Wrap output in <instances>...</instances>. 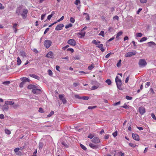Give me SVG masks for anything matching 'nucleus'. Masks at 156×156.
<instances>
[{
	"mask_svg": "<svg viewBox=\"0 0 156 156\" xmlns=\"http://www.w3.org/2000/svg\"><path fill=\"white\" fill-rule=\"evenodd\" d=\"M115 81L117 85V88L120 90H122V88L121 87L122 85V82L121 79L119 78V77L116 76L115 79Z\"/></svg>",
	"mask_w": 156,
	"mask_h": 156,
	"instance_id": "f257e3e1",
	"label": "nucleus"
},
{
	"mask_svg": "<svg viewBox=\"0 0 156 156\" xmlns=\"http://www.w3.org/2000/svg\"><path fill=\"white\" fill-rule=\"evenodd\" d=\"M140 67H144L147 64V63L144 59H140L138 62Z\"/></svg>",
	"mask_w": 156,
	"mask_h": 156,
	"instance_id": "f03ea898",
	"label": "nucleus"
},
{
	"mask_svg": "<svg viewBox=\"0 0 156 156\" xmlns=\"http://www.w3.org/2000/svg\"><path fill=\"white\" fill-rule=\"evenodd\" d=\"M52 42L51 40H46L44 41V46L47 48H49L51 45Z\"/></svg>",
	"mask_w": 156,
	"mask_h": 156,
	"instance_id": "7ed1b4c3",
	"label": "nucleus"
},
{
	"mask_svg": "<svg viewBox=\"0 0 156 156\" xmlns=\"http://www.w3.org/2000/svg\"><path fill=\"white\" fill-rule=\"evenodd\" d=\"M136 54V52L135 51H133L132 52H128L125 55L126 57H130L133 55H134Z\"/></svg>",
	"mask_w": 156,
	"mask_h": 156,
	"instance_id": "20e7f679",
	"label": "nucleus"
},
{
	"mask_svg": "<svg viewBox=\"0 0 156 156\" xmlns=\"http://www.w3.org/2000/svg\"><path fill=\"white\" fill-rule=\"evenodd\" d=\"M32 92L34 94H41V90L37 88H35L34 89H32Z\"/></svg>",
	"mask_w": 156,
	"mask_h": 156,
	"instance_id": "39448f33",
	"label": "nucleus"
},
{
	"mask_svg": "<svg viewBox=\"0 0 156 156\" xmlns=\"http://www.w3.org/2000/svg\"><path fill=\"white\" fill-rule=\"evenodd\" d=\"M28 10L26 9H24L23 10V12L21 14L22 17L23 19H25L27 17V14L28 13Z\"/></svg>",
	"mask_w": 156,
	"mask_h": 156,
	"instance_id": "423d86ee",
	"label": "nucleus"
},
{
	"mask_svg": "<svg viewBox=\"0 0 156 156\" xmlns=\"http://www.w3.org/2000/svg\"><path fill=\"white\" fill-rule=\"evenodd\" d=\"M64 94H60L58 96L59 98L61 100L63 104H65L66 102V100L64 97Z\"/></svg>",
	"mask_w": 156,
	"mask_h": 156,
	"instance_id": "0eeeda50",
	"label": "nucleus"
},
{
	"mask_svg": "<svg viewBox=\"0 0 156 156\" xmlns=\"http://www.w3.org/2000/svg\"><path fill=\"white\" fill-rule=\"evenodd\" d=\"M139 112L140 114L143 115L145 112V109L143 106L140 107L139 108Z\"/></svg>",
	"mask_w": 156,
	"mask_h": 156,
	"instance_id": "6e6552de",
	"label": "nucleus"
},
{
	"mask_svg": "<svg viewBox=\"0 0 156 156\" xmlns=\"http://www.w3.org/2000/svg\"><path fill=\"white\" fill-rule=\"evenodd\" d=\"M67 43L72 46H75L76 43V41L73 39H70L68 40Z\"/></svg>",
	"mask_w": 156,
	"mask_h": 156,
	"instance_id": "1a4fd4ad",
	"label": "nucleus"
},
{
	"mask_svg": "<svg viewBox=\"0 0 156 156\" xmlns=\"http://www.w3.org/2000/svg\"><path fill=\"white\" fill-rule=\"evenodd\" d=\"M132 137L134 139L137 141L139 140V136L138 134L136 133H132Z\"/></svg>",
	"mask_w": 156,
	"mask_h": 156,
	"instance_id": "9d476101",
	"label": "nucleus"
},
{
	"mask_svg": "<svg viewBox=\"0 0 156 156\" xmlns=\"http://www.w3.org/2000/svg\"><path fill=\"white\" fill-rule=\"evenodd\" d=\"M64 27V25L63 24H60L56 27L55 29L56 30H62Z\"/></svg>",
	"mask_w": 156,
	"mask_h": 156,
	"instance_id": "9b49d317",
	"label": "nucleus"
},
{
	"mask_svg": "<svg viewBox=\"0 0 156 156\" xmlns=\"http://www.w3.org/2000/svg\"><path fill=\"white\" fill-rule=\"evenodd\" d=\"M46 57L52 58L54 57L53 53L52 51H50L46 55Z\"/></svg>",
	"mask_w": 156,
	"mask_h": 156,
	"instance_id": "f8f14e48",
	"label": "nucleus"
},
{
	"mask_svg": "<svg viewBox=\"0 0 156 156\" xmlns=\"http://www.w3.org/2000/svg\"><path fill=\"white\" fill-rule=\"evenodd\" d=\"M92 141L95 144H98L100 142L99 139L98 137H94L92 140Z\"/></svg>",
	"mask_w": 156,
	"mask_h": 156,
	"instance_id": "ddd939ff",
	"label": "nucleus"
},
{
	"mask_svg": "<svg viewBox=\"0 0 156 156\" xmlns=\"http://www.w3.org/2000/svg\"><path fill=\"white\" fill-rule=\"evenodd\" d=\"M38 87L34 85L30 84L27 87V88L29 89H34L35 88H37Z\"/></svg>",
	"mask_w": 156,
	"mask_h": 156,
	"instance_id": "4468645a",
	"label": "nucleus"
},
{
	"mask_svg": "<svg viewBox=\"0 0 156 156\" xmlns=\"http://www.w3.org/2000/svg\"><path fill=\"white\" fill-rule=\"evenodd\" d=\"M29 76H30V77H33L35 79H36L38 80H39L40 79V77L35 75V74H29Z\"/></svg>",
	"mask_w": 156,
	"mask_h": 156,
	"instance_id": "2eb2a0df",
	"label": "nucleus"
},
{
	"mask_svg": "<svg viewBox=\"0 0 156 156\" xmlns=\"http://www.w3.org/2000/svg\"><path fill=\"white\" fill-rule=\"evenodd\" d=\"M2 109L4 111H7L9 109V106L6 105H4L2 106Z\"/></svg>",
	"mask_w": 156,
	"mask_h": 156,
	"instance_id": "dca6fc26",
	"label": "nucleus"
},
{
	"mask_svg": "<svg viewBox=\"0 0 156 156\" xmlns=\"http://www.w3.org/2000/svg\"><path fill=\"white\" fill-rule=\"evenodd\" d=\"M89 146L90 147L93 149H97L98 147V146L91 143L90 144Z\"/></svg>",
	"mask_w": 156,
	"mask_h": 156,
	"instance_id": "f3484780",
	"label": "nucleus"
},
{
	"mask_svg": "<svg viewBox=\"0 0 156 156\" xmlns=\"http://www.w3.org/2000/svg\"><path fill=\"white\" fill-rule=\"evenodd\" d=\"M5 104L6 105H7L8 104L10 105H12L14 104V101H6L5 102Z\"/></svg>",
	"mask_w": 156,
	"mask_h": 156,
	"instance_id": "a211bd4d",
	"label": "nucleus"
},
{
	"mask_svg": "<svg viewBox=\"0 0 156 156\" xmlns=\"http://www.w3.org/2000/svg\"><path fill=\"white\" fill-rule=\"evenodd\" d=\"M85 33H86V32L85 31H81V33H77V34L78 35H81V37H80L82 38V37H83L85 36Z\"/></svg>",
	"mask_w": 156,
	"mask_h": 156,
	"instance_id": "6ab92c4d",
	"label": "nucleus"
},
{
	"mask_svg": "<svg viewBox=\"0 0 156 156\" xmlns=\"http://www.w3.org/2000/svg\"><path fill=\"white\" fill-rule=\"evenodd\" d=\"M21 8L20 7H18L16 10V13L19 16L20 14Z\"/></svg>",
	"mask_w": 156,
	"mask_h": 156,
	"instance_id": "aec40b11",
	"label": "nucleus"
},
{
	"mask_svg": "<svg viewBox=\"0 0 156 156\" xmlns=\"http://www.w3.org/2000/svg\"><path fill=\"white\" fill-rule=\"evenodd\" d=\"M97 85H96L93 86L92 87L91 90H94L97 89L100 86V83H97Z\"/></svg>",
	"mask_w": 156,
	"mask_h": 156,
	"instance_id": "412c9836",
	"label": "nucleus"
},
{
	"mask_svg": "<svg viewBox=\"0 0 156 156\" xmlns=\"http://www.w3.org/2000/svg\"><path fill=\"white\" fill-rule=\"evenodd\" d=\"M122 32L121 31H119V32L117 34L116 36V38L117 39V40H118L119 39V36L122 35Z\"/></svg>",
	"mask_w": 156,
	"mask_h": 156,
	"instance_id": "4be33fe9",
	"label": "nucleus"
},
{
	"mask_svg": "<svg viewBox=\"0 0 156 156\" xmlns=\"http://www.w3.org/2000/svg\"><path fill=\"white\" fill-rule=\"evenodd\" d=\"M95 67L94 64L93 63L90 66H89L88 67V69L91 70L93 69Z\"/></svg>",
	"mask_w": 156,
	"mask_h": 156,
	"instance_id": "5701e85b",
	"label": "nucleus"
},
{
	"mask_svg": "<svg viewBox=\"0 0 156 156\" xmlns=\"http://www.w3.org/2000/svg\"><path fill=\"white\" fill-rule=\"evenodd\" d=\"M20 53L21 56L23 58L26 57H27L26 54L24 51H21L20 52Z\"/></svg>",
	"mask_w": 156,
	"mask_h": 156,
	"instance_id": "b1692460",
	"label": "nucleus"
},
{
	"mask_svg": "<svg viewBox=\"0 0 156 156\" xmlns=\"http://www.w3.org/2000/svg\"><path fill=\"white\" fill-rule=\"evenodd\" d=\"M21 79H22L23 80V81L25 83L26 82L28 81L29 82L30 81V80L27 78L26 77H23V78H22Z\"/></svg>",
	"mask_w": 156,
	"mask_h": 156,
	"instance_id": "393cba45",
	"label": "nucleus"
},
{
	"mask_svg": "<svg viewBox=\"0 0 156 156\" xmlns=\"http://www.w3.org/2000/svg\"><path fill=\"white\" fill-rule=\"evenodd\" d=\"M147 44L149 46H151L152 45H156L155 43L153 41L149 42L147 43Z\"/></svg>",
	"mask_w": 156,
	"mask_h": 156,
	"instance_id": "a878e982",
	"label": "nucleus"
},
{
	"mask_svg": "<svg viewBox=\"0 0 156 156\" xmlns=\"http://www.w3.org/2000/svg\"><path fill=\"white\" fill-rule=\"evenodd\" d=\"M17 64L18 66H19L20 65V64L21 63V61L20 59V58L19 57H17Z\"/></svg>",
	"mask_w": 156,
	"mask_h": 156,
	"instance_id": "bb28decb",
	"label": "nucleus"
},
{
	"mask_svg": "<svg viewBox=\"0 0 156 156\" xmlns=\"http://www.w3.org/2000/svg\"><path fill=\"white\" fill-rule=\"evenodd\" d=\"M105 82L109 85H111L112 83V82H111V80L110 79L107 80H106Z\"/></svg>",
	"mask_w": 156,
	"mask_h": 156,
	"instance_id": "cd10ccee",
	"label": "nucleus"
},
{
	"mask_svg": "<svg viewBox=\"0 0 156 156\" xmlns=\"http://www.w3.org/2000/svg\"><path fill=\"white\" fill-rule=\"evenodd\" d=\"M10 83V81H6L3 82L2 83L3 84H4V85H9V84Z\"/></svg>",
	"mask_w": 156,
	"mask_h": 156,
	"instance_id": "c85d7f7f",
	"label": "nucleus"
},
{
	"mask_svg": "<svg viewBox=\"0 0 156 156\" xmlns=\"http://www.w3.org/2000/svg\"><path fill=\"white\" fill-rule=\"evenodd\" d=\"M143 35V34L141 33H138L136 34V37H141Z\"/></svg>",
	"mask_w": 156,
	"mask_h": 156,
	"instance_id": "c756f323",
	"label": "nucleus"
},
{
	"mask_svg": "<svg viewBox=\"0 0 156 156\" xmlns=\"http://www.w3.org/2000/svg\"><path fill=\"white\" fill-rule=\"evenodd\" d=\"M147 38L145 37H142L140 40V42H141L143 41H145L147 40Z\"/></svg>",
	"mask_w": 156,
	"mask_h": 156,
	"instance_id": "7c9ffc66",
	"label": "nucleus"
},
{
	"mask_svg": "<svg viewBox=\"0 0 156 156\" xmlns=\"http://www.w3.org/2000/svg\"><path fill=\"white\" fill-rule=\"evenodd\" d=\"M121 59L119 60V62H118L116 65H117V66L119 67H120L121 66Z\"/></svg>",
	"mask_w": 156,
	"mask_h": 156,
	"instance_id": "2f4dec72",
	"label": "nucleus"
},
{
	"mask_svg": "<svg viewBox=\"0 0 156 156\" xmlns=\"http://www.w3.org/2000/svg\"><path fill=\"white\" fill-rule=\"evenodd\" d=\"M5 133L8 135H9L11 133L10 131L8 129H5Z\"/></svg>",
	"mask_w": 156,
	"mask_h": 156,
	"instance_id": "473e14b6",
	"label": "nucleus"
},
{
	"mask_svg": "<svg viewBox=\"0 0 156 156\" xmlns=\"http://www.w3.org/2000/svg\"><path fill=\"white\" fill-rule=\"evenodd\" d=\"M73 26V24L71 23H69L68 25H66L65 26V28L66 29L70 27H72Z\"/></svg>",
	"mask_w": 156,
	"mask_h": 156,
	"instance_id": "72a5a7b5",
	"label": "nucleus"
},
{
	"mask_svg": "<svg viewBox=\"0 0 156 156\" xmlns=\"http://www.w3.org/2000/svg\"><path fill=\"white\" fill-rule=\"evenodd\" d=\"M43 146V143L41 142H40L39 144V148L40 149H42Z\"/></svg>",
	"mask_w": 156,
	"mask_h": 156,
	"instance_id": "f704fd0d",
	"label": "nucleus"
},
{
	"mask_svg": "<svg viewBox=\"0 0 156 156\" xmlns=\"http://www.w3.org/2000/svg\"><path fill=\"white\" fill-rule=\"evenodd\" d=\"M99 35L102 36V37H104V32L103 31L101 30V31L100 33L98 34Z\"/></svg>",
	"mask_w": 156,
	"mask_h": 156,
	"instance_id": "c9c22d12",
	"label": "nucleus"
},
{
	"mask_svg": "<svg viewBox=\"0 0 156 156\" xmlns=\"http://www.w3.org/2000/svg\"><path fill=\"white\" fill-rule=\"evenodd\" d=\"M80 147L83 149V150L86 151L87 149L86 147L83 145L82 144H80Z\"/></svg>",
	"mask_w": 156,
	"mask_h": 156,
	"instance_id": "e433bc0d",
	"label": "nucleus"
},
{
	"mask_svg": "<svg viewBox=\"0 0 156 156\" xmlns=\"http://www.w3.org/2000/svg\"><path fill=\"white\" fill-rule=\"evenodd\" d=\"M89 99V97L87 96H83L81 97V99L84 100H87Z\"/></svg>",
	"mask_w": 156,
	"mask_h": 156,
	"instance_id": "4c0bfd02",
	"label": "nucleus"
},
{
	"mask_svg": "<svg viewBox=\"0 0 156 156\" xmlns=\"http://www.w3.org/2000/svg\"><path fill=\"white\" fill-rule=\"evenodd\" d=\"M129 145L130 146L133 147H135L136 146V145L132 143H129Z\"/></svg>",
	"mask_w": 156,
	"mask_h": 156,
	"instance_id": "58836bf2",
	"label": "nucleus"
},
{
	"mask_svg": "<svg viewBox=\"0 0 156 156\" xmlns=\"http://www.w3.org/2000/svg\"><path fill=\"white\" fill-rule=\"evenodd\" d=\"M121 107L125 108H129V106L127 105L126 104H125L123 106H121Z\"/></svg>",
	"mask_w": 156,
	"mask_h": 156,
	"instance_id": "ea45409f",
	"label": "nucleus"
},
{
	"mask_svg": "<svg viewBox=\"0 0 156 156\" xmlns=\"http://www.w3.org/2000/svg\"><path fill=\"white\" fill-rule=\"evenodd\" d=\"M54 114V112L53 111H51L50 113L47 115L48 117H51V115H53Z\"/></svg>",
	"mask_w": 156,
	"mask_h": 156,
	"instance_id": "a19ab883",
	"label": "nucleus"
},
{
	"mask_svg": "<svg viewBox=\"0 0 156 156\" xmlns=\"http://www.w3.org/2000/svg\"><path fill=\"white\" fill-rule=\"evenodd\" d=\"M74 97L76 98H78L80 99H81V97L78 94H75L74 95Z\"/></svg>",
	"mask_w": 156,
	"mask_h": 156,
	"instance_id": "79ce46f5",
	"label": "nucleus"
},
{
	"mask_svg": "<svg viewBox=\"0 0 156 156\" xmlns=\"http://www.w3.org/2000/svg\"><path fill=\"white\" fill-rule=\"evenodd\" d=\"M150 91L151 92L150 93L151 94H155V92L154 91L153 89L152 88H151L150 89Z\"/></svg>",
	"mask_w": 156,
	"mask_h": 156,
	"instance_id": "37998d69",
	"label": "nucleus"
},
{
	"mask_svg": "<svg viewBox=\"0 0 156 156\" xmlns=\"http://www.w3.org/2000/svg\"><path fill=\"white\" fill-rule=\"evenodd\" d=\"M80 0H76L75 2V4L76 5H78L80 3Z\"/></svg>",
	"mask_w": 156,
	"mask_h": 156,
	"instance_id": "c03bdc74",
	"label": "nucleus"
},
{
	"mask_svg": "<svg viewBox=\"0 0 156 156\" xmlns=\"http://www.w3.org/2000/svg\"><path fill=\"white\" fill-rule=\"evenodd\" d=\"M91 83L92 85H94L95 84L96 85H97V83H98L96 81H93L91 82Z\"/></svg>",
	"mask_w": 156,
	"mask_h": 156,
	"instance_id": "a18cd8bd",
	"label": "nucleus"
},
{
	"mask_svg": "<svg viewBox=\"0 0 156 156\" xmlns=\"http://www.w3.org/2000/svg\"><path fill=\"white\" fill-rule=\"evenodd\" d=\"M17 25V24L16 23H15L13 25V28L15 29V32H16L17 31V30L16 29V27Z\"/></svg>",
	"mask_w": 156,
	"mask_h": 156,
	"instance_id": "49530a36",
	"label": "nucleus"
},
{
	"mask_svg": "<svg viewBox=\"0 0 156 156\" xmlns=\"http://www.w3.org/2000/svg\"><path fill=\"white\" fill-rule=\"evenodd\" d=\"M97 107L96 106H89L88 107V109H92L96 108Z\"/></svg>",
	"mask_w": 156,
	"mask_h": 156,
	"instance_id": "de8ad7c7",
	"label": "nucleus"
},
{
	"mask_svg": "<svg viewBox=\"0 0 156 156\" xmlns=\"http://www.w3.org/2000/svg\"><path fill=\"white\" fill-rule=\"evenodd\" d=\"M75 19L73 17H71L70 21L72 23H74L75 22Z\"/></svg>",
	"mask_w": 156,
	"mask_h": 156,
	"instance_id": "09e8293b",
	"label": "nucleus"
},
{
	"mask_svg": "<svg viewBox=\"0 0 156 156\" xmlns=\"http://www.w3.org/2000/svg\"><path fill=\"white\" fill-rule=\"evenodd\" d=\"M132 97L128 96H126V98L127 100H131L132 99Z\"/></svg>",
	"mask_w": 156,
	"mask_h": 156,
	"instance_id": "8fccbe9b",
	"label": "nucleus"
},
{
	"mask_svg": "<svg viewBox=\"0 0 156 156\" xmlns=\"http://www.w3.org/2000/svg\"><path fill=\"white\" fill-rule=\"evenodd\" d=\"M38 111L40 112L41 113L44 112L43 109L42 108H40Z\"/></svg>",
	"mask_w": 156,
	"mask_h": 156,
	"instance_id": "3c124183",
	"label": "nucleus"
},
{
	"mask_svg": "<svg viewBox=\"0 0 156 156\" xmlns=\"http://www.w3.org/2000/svg\"><path fill=\"white\" fill-rule=\"evenodd\" d=\"M48 73L50 76H52V75L53 73L51 70L49 69L48 70Z\"/></svg>",
	"mask_w": 156,
	"mask_h": 156,
	"instance_id": "603ef678",
	"label": "nucleus"
},
{
	"mask_svg": "<svg viewBox=\"0 0 156 156\" xmlns=\"http://www.w3.org/2000/svg\"><path fill=\"white\" fill-rule=\"evenodd\" d=\"M24 83H24V82L23 81L21 83H20V84L19 85V87H23V86L24 84Z\"/></svg>",
	"mask_w": 156,
	"mask_h": 156,
	"instance_id": "864d4df0",
	"label": "nucleus"
},
{
	"mask_svg": "<svg viewBox=\"0 0 156 156\" xmlns=\"http://www.w3.org/2000/svg\"><path fill=\"white\" fill-rule=\"evenodd\" d=\"M150 85V82H147L145 85V87L146 88H147Z\"/></svg>",
	"mask_w": 156,
	"mask_h": 156,
	"instance_id": "5fc2aeb1",
	"label": "nucleus"
},
{
	"mask_svg": "<svg viewBox=\"0 0 156 156\" xmlns=\"http://www.w3.org/2000/svg\"><path fill=\"white\" fill-rule=\"evenodd\" d=\"M46 15V14H42L41 16V20H43L44 17Z\"/></svg>",
	"mask_w": 156,
	"mask_h": 156,
	"instance_id": "6e6d98bb",
	"label": "nucleus"
},
{
	"mask_svg": "<svg viewBox=\"0 0 156 156\" xmlns=\"http://www.w3.org/2000/svg\"><path fill=\"white\" fill-rule=\"evenodd\" d=\"M62 144L65 147L67 148L68 147V146L64 142H62Z\"/></svg>",
	"mask_w": 156,
	"mask_h": 156,
	"instance_id": "4d7b16f0",
	"label": "nucleus"
},
{
	"mask_svg": "<svg viewBox=\"0 0 156 156\" xmlns=\"http://www.w3.org/2000/svg\"><path fill=\"white\" fill-rule=\"evenodd\" d=\"M5 8L4 6H3L2 4L0 3V9H3Z\"/></svg>",
	"mask_w": 156,
	"mask_h": 156,
	"instance_id": "13d9d810",
	"label": "nucleus"
},
{
	"mask_svg": "<svg viewBox=\"0 0 156 156\" xmlns=\"http://www.w3.org/2000/svg\"><path fill=\"white\" fill-rule=\"evenodd\" d=\"M50 29L48 27L44 31V34H45Z\"/></svg>",
	"mask_w": 156,
	"mask_h": 156,
	"instance_id": "bf43d9fd",
	"label": "nucleus"
},
{
	"mask_svg": "<svg viewBox=\"0 0 156 156\" xmlns=\"http://www.w3.org/2000/svg\"><path fill=\"white\" fill-rule=\"evenodd\" d=\"M67 51H70L72 53L74 51L73 49L72 48H68L67 49Z\"/></svg>",
	"mask_w": 156,
	"mask_h": 156,
	"instance_id": "052dcab7",
	"label": "nucleus"
},
{
	"mask_svg": "<svg viewBox=\"0 0 156 156\" xmlns=\"http://www.w3.org/2000/svg\"><path fill=\"white\" fill-rule=\"evenodd\" d=\"M117 131H116L115 132L113 133H112V135L114 137H115L117 136Z\"/></svg>",
	"mask_w": 156,
	"mask_h": 156,
	"instance_id": "680f3d73",
	"label": "nucleus"
},
{
	"mask_svg": "<svg viewBox=\"0 0 156 156\" xmlns=\"http://www.w3.org/2000/svg\"><path fill=\"white\" fill-rule=\"evenodd\" d=\"M94 137V136L92 135V134H90L88 136V138H90V139H92L93 138V137Z\"/></svg>",
	"mask_w": 156,
	"mask_h": 156,
	"instance_id": "e2e57ef3",
	"label": "nucleus"
},
{
	"mask_svg": "<svg viewBox=\"0 0 156 156\" xmlns=\"http://www.w3.org/2000/svg\"><path fill=\"white\" fill-rule=\"evenodd\" d=\"M113 19L115 20V19H116L117 20H119V17L117 16H114L113 17Z\"/></svg>",
	"mask_w": 156,
	"mask_h": 156,
	"instance_id": "0e129e2a",
	"label": "nucleus"
},
{
	"mask_svg": "<svg viewBox=\"0 0 156 156\" xmlns=\"http://www.w3.org/2000/svg\"><path fill=\"white\" fill-rule=\"evenodd\" d=\"M151 116L154 119H156L155 116V115H154V113H152L151 114Z\"/></svg>",
	"mask_w": 156,
	"mask_h": 156,
	"instance_id": "69168bd1",
	"label": "nucleus"
},
{
	"mask_svg": "<svg viewBox=\"0 0 156 156\" xmlns=\"http://www.w3.org/2000/svg\"><path fill=\"white\" fill-rule=\"evenodd\" d=\"M112 54V53L111 52L109 53L106 56H105V58H108L110 55Z\"/></svg>",
	"mask_w": 156,
	"mask_h": 156,
	"instance_id": "338daca9",
	"label": "nucleus"
},
{
	"mask_svg": "<svg viewBox=\"0 0 156 156\" xmlns=\"http://www.w3.org/2000/svg\"><path fill=\"white\" fill-rule=\"evenodd\" d=\"M103 45L102 44H100L98 46H97L100 49L103 47Z\"/></svg>",
	"mask_w": 156,
	"mask_h": 156,
	"instance_id": "774afa93",
	"label": "nucleus"
}]
</instances>
